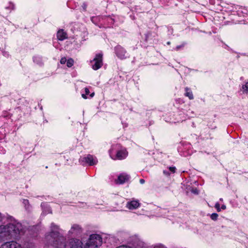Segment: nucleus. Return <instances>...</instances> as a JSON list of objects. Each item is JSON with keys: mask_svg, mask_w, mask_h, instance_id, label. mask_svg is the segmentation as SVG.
<instances>
[{"mask_svg": "<svg viewBox=\"0 0 248 248\" xmlns=\"http://www.w3.org/2000/svg\"><path fill=\"white\" fill-rule=\"evenodd\" d=\"M59 227L52 223L51 224V232L46 235L45 239L46 244L54 248H83L81 240L77 238H70L66 242L65 238L57 231Z\"/></svg>", "mask_w": 248, "mask_h": 248, "instance_id": "obj_1", "label": "nucleus"}, {"mask_svg": "<svg viewBox=\"0 0 248 248\" xmlns=\"http://www.w3.org/2000/svg\"><path fill=\"white\" fill-rule=\"evenodd\" d=\"M21 225L9 224L7 225L0 226V236L7 237L16 235L19 233L21 230Z\"/></svg>", "mask_w": 248, "mask_h": 248, "instance_id": "obj_2", "label": "nucleus"}, {"mask_svg": "<svg viewBox=\"0 0 248 248\" xmlns=\"http://www.w3.org/2000/svg\"><path fill=\"white\" fill-rule=\"evenodd\" d=\"M91 66L94 70L100 68L103 65V54L98 53L96 54L93 59L90 62Z\"/></svg>", "mask_w": 248, "mask_h": 248, "instance_id": "obj_3", "label": "nucleus"}, {"mask_svg": "<svg viewBox=\"0 0 248 248\" xmlns=\"http://www.w3.org/2000/svg\"><path fill=\"white\" fill-rule=\"evenodd\" d=\"M88 242L98 248V247L102 244V238L99 234H93L90 236Z\"/></svg>", "mask_w": 248, "mask_h": 248, "instance_id": "obj_4", "label": "nucleus"}, {"mask_svg": "<svg viewBox=\"0 0 248 248\" xmlns=\"http://www.w3.org/2000/svg\"><path fill=\"white\" fill-rule=\"evenodd\" d=\"M112 150L109 151V155L111 158L114 160L118 159L122 160L126 158L127 156L128 152L125 150H122L118 151L115 156H113L112 155Z\"/></svg>", "mask_w": 248, "mask_h": 248, "instance_id": "obj_5", "label": "nucleus"}, {"mask_svg": "<svg viewBox=\"0 0 248 248\" xmlns=\"http://www.w3.org/2000/svg\"><path fill=\"white\" fill-rule=\"evenodd\" d=\"M82 229L80 226L78 224H74L68 231L69 236H78L82 232Z\"/></svg>", "mask_w": 248, "mask_h": 248, "instance_id": "obj_6", "label": "nucleus"}, {"mask_svg": "<svg viewBox=\"0 0 248 248\" xmlns=\"http://www.w3.org/2000/svg\"><path fill=\"white\" fill-rule=\"evenodd\" d=\"M80 160L91 166L96 164L98 162L96 157L91 155H88L87 156L81 158Z\"/></svg>", "mask_w": 248, "mask_h": 248, "instance_id": "obj_7", "label": "nucleus"}, {"mask_svg": "<svg viewBox=\"0 0 248 248\" xmlns=\"http://www.w3.org/2000/svg\"><path fill=\"white\" fill-rule=\"evenodd\" d=\"M115 53L118 58L124 59L127 57V53L125 50L121 46H117L115 48Z\"/></svg>", "mask_w": 248, "mask_h": 248, "instance_id": "obj_8", "label": "nucleus"}, {"mask_svg": "<svg viewBox=\"0 0 248 248\" xmlns=\"http://www.w3.org/2000/svg\"><path fill=\"white\" fill-rule=\"evenodd\" d=\"M140 204L138 200H132L127 202L126 207L130 210H133L138 208Z\"/></svg>", "mask_w": 248, "mask_h": 248, "instance_id": "obj_9", "label": "nucleus"}, {"mask_svg": "<svg viewBox=\"0 0 248 248\" xmlns=\"http://www.w3.org/2000/svg\"><path fill=\"white\" fill-rule=\"evenodd\" d=\"M130 178L129 175L126 173H122L118 177L117 183L119 184H123L127 182Z\"/></svg>", "mask_w": 248, "mask_h": 248, "instance_id": "obj_10", "label": "nucleus"}, {"mask_svg": "<svg viewBox=\"0 0 248 248\" xmlns=\"http://www.w3.org/2000/svg\"><path fill=\"white\" fill-rule=\"evenodd\" d=\"M57 37L58 39L60 41H63L68 38L67 33L62 29L59 30L58 31Z\"/></svg>", "mask_w": 248, "mask_h": 248, "instance_id": "obj_11", "label": "nucleus"}, {"mask_svg": "<svg viewBox=\"0 0 248 248\" xmlns=\"http://www.w3.org/2000/svg\"><path fill=\"white\" fill-rule=\"evenodd\" d=\"M4 247L5 248H21V245L15 241L6 242Z\"/></svg>", "mask_w": 248, "mask_h": 248, "instance_id": "obj_12", "label": "nucleus"}, {"mask_svg": "<svg viewBox=\"0 0 248 248\" xmlns=\"http://www.w3.org/2000/svg\"><path fill=\"white\" fill-rule=\"evenodd\" d=\"M185 96L187 97L190 100H192L194 98V96L193 95L192 92L191 90L188 88V87H186L185 89Z\"/></svg>", "mask_w": 248, "mask_h": 248, "instance_id": "obj_13", "label": "nucleus"}, {"mask_svg": "<svg viewBox=\"0 0 248 248\" xmlns=\"http://www.w3.org/2000/svg\"><path fill=\"white\" fill-rule=\"evenodd\" d=\"M84 90L85 93H82L81 96H82V98H83L84 99H87L88 97L86 95L89 94V93H90L89 89L88 88L86 87V88H85Z\"/></svg>", "mask_w": 248, "mask_h": 248, "instance_id": "obj_14", "label": "nucleus"}, {"mask_svg": "<svg viewBox=\"0 0 248 248\" xmlns=\"http://www.w3.org/2000/svg\"><path fill=\"white\" fill-rule=\"evenodd\" d=\"M66 62L67 66L68 67H71L73 65L74 61L72 59L70 58L68 59Z\"/></svg>", "mask_w": 248, "mask_h": 248, "instance_id": "obj_15", "label": "nucleus"}, {"mask_svg": "<svg viewBox=\"0 0 248 248\" xmlns=\"http://www.w3.org/2000/svg\"><path fill=\"white\" fill-rule=\"evenodd\" d=\"M242 91L244 93H247L248 92V82L246 83L245 84L242 86Z\"/></svg>", "mask_w": 248, "mask_h": 248, "instance_id": "obj_16", "label": "nucleus"}, {"mask_svg": "<svg viewBox=\"0 0 248 248\" xmlns=\"http://www.w3.org/2000/svg\"><path fill=\"white\" fill-rule=\"evenodd\" d=\"M218 215L217 213H213L211 215L210 217L213 220H216L217 219Z\"/></svg>", "mask_w": 248, "mask_h": 248, "instance_id": "obj_17", "label": "nucleus"}, {"mask_svg": "<svg viewBox=\"0 0 248 248\" xmlns=\"http://www.w3.org/2000/svg\"><path fill=\"white\" fill-rule=\"evenodd\" d=\"M39 58L38 57H34L33 58V61L34 62L37 63L39 65H42L43 63L42 62H39Z\"/></svg>", "mask_w": 248, "mask_h": 248, "instance_id": "obj_18", "label": "nucleus"}, {"mask_svg": "<svg viewBox=\"0 0 248 248\" xmlns=\"http://www.w3.org/2000/svg\"><path fill=\"white\" fill-rule=\"evenodd\" d=\"M215 208L217 209V211L218 212H220L221 211V209L220 208V204L218 202H217L216 204H215Z\"/></svg>", "mask_w": 248, "mask_h": 248, "instance_id": "obj_19", "label": "nucleus"}, {"mask_svg": "<svg viewBox=\"0 0 248 248\" xmlns=\"http://www.w3.org/2000/svg\"><path fill=\"white\" fill-rule=\"evenodd\" d=\"M67 60L65 57H62L61 58L60 60V62L61 64H64L66 63Z\"/></svg>", "mask_w": 248, "mask_h": 248, "instance_id": "obj_20", "label": "nucleus"}, {"mask_svg": "<svg viewBox=\"0 0 248 248\" xmlns=\"http://www.w3.org/2000/svg\"><path fill=\"white\" fill-rule=\"evenodd\" d=\"M169 170L172 172L173 173H174L175 172L176 168L175 167H170L169 168Z\"/></svg>", "mask_w": 248, "mask_h": 248, "instance_id": "obj_21", "label": "nucleus"}, {"mask_svg": "<svg viewBox=\"0 0 248 248\" xmlns=\"http://www.w3.org/2000/svg\"><path fill=\"white\" fill-rule=\"evenodd\" d=\"M23 203L25 206H26L27 205L29 204V202L28 200L24 199L23 201Z\"/></svg>", "mask_w": 248, "mask_h": 248, "instance_id": "obj_22", "label": "nucleus"}, {"mask_svg": "<svg viewBox=\"0 0 248 248\" xmlns=\"http://www.w3.org/2000/svg\"><path fill=\"white\" fill-rule=\"evenodd\" d=\"M6 9L11 8L12 9H14V5L12 3H10V6L9 7H6Z\"/></svg>", "mask_w": 248, "mask_h": 248, "instance_id": "obj_23", "label": "nucleus"}, {"mask_svg": "<svg viewBox=\"0 0 248 248\" xmlns=\"http://www.w3.org/2000/svg\"><path fill=\"white\" fill-rule=\"evenodd\" d=\"M184 46V44H183L182 45H180V46H178L176 47V48H175V49L176 50H178L181 47H183V46Z\"/></svg>", "mask_w": 248, "mask_h": 248, "instance_id": "obj_24", "label": "nucleus"}, {"mask_svg": "<svg viewBox=\"0 0 248 248\" xmlns=\"http://www.w3.org/2000/svg\"><path fill=\"white\" fill-rule=\"evenodd\" d=\"M4 218V216L1 213H0V222L2 221Z\"/></svg>", "mask_w": 248, "mask_h": 248, "instance_id": "obj_25", "label": "nucleus"}, {"mask_svg": "<svg viewBox=\"0 0 248 248\" xmlns=\"http://www.w3.org/2000/svg\"><path fill=\"white\" fill-rule=\"evenodd\" d=\"M163 173L165 175H167V176L170 175V173L168 171H167V170H163Z\"/></svg>", "mask_w": 248, "mask_h": 248, "instance_id": "obj_26", "label": "nucleus"}, {"mask_svg": "<svg viewBox=\"0 0 248 248\" xmlns=\"http://www.w3.org/2000/svg\"><path fill=\"white\" fill-rule=\"evenodd\" d=\"M140 182L141 184H143L145 183V180L144 179H141L140 180Z\"/></svg>", "mask_w": 248, "mask_h": 248, "instance_id": "obj_27", "label": "nucleus"}, {"mask_svg": "<svg viewBox=\"0 0 248 248\" xmlns=\"http://www.w3.org/2000/svg\"><path fill=\"white\" fill-rule=\"evenodd\" d=\"M94 95V93L93 92L92 93H91L90 94V97L91 98H92L93 97V96Z\"/></svg>", "mask_w": 248, "mask_h": 248, "instance_id": "obj_28", "label": "nucleus"}, {"mask_svg": "<svg viewBox=\"0 0 248 248\" xmlns=\"http://www.w3.org/2000/svg\"><path fill=\"white\" fill-rule=\"evenodd\" d=\"M226 208V206L225 205H222L221 206V209L223 210H225Z\"/></svg>", "mask_w": 248, "mask_h": 248, "instance_id": "obj_29", "label": "nucleus"}, {"mask_svg": "<svg viewBox=\"0 0 248 248\" xmlns=\"http://www.w3.org/2000/svg\"><path fill=\"white\" fill-rule=\"evenodd\" d=\"M167 44L168 45H170V42H168L167 43Z\"/></svg>", "mask_w": 248, "mask_h": 248, "instance_id": "obj_30", "label": "nucleus"}]
</instances>
